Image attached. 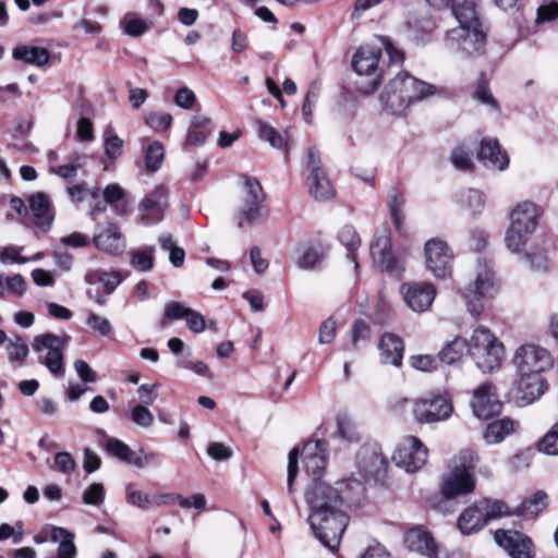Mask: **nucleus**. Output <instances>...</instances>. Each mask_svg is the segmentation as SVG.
<instances>
[{"label":"nucleus","mask_w":558,"mask_h":558,"mask_svg":"<svg viewBox=\"0 0 558 558\" xmlns=\"http://www.w3.org/2000/svg\"><path fill=\"white\" fill-rule=\"evenodd\" d=\"M365 499V487L356 478L338 481L335 485L314 482L305 490L310 508L307 523L322 545L335 551L349 523L348 509L357 508Z\"/></svg>","instance_id":"f257e3e1"},{"label":"nucleus","mask_w":558,"mask_h":558,"mask_svg":"<svg viewBox=\"0 0 558 558\" xmlns=\"http://www.w3.org/2000/svg\"><path fill=\"white\" fill-rule=\"evenodd\" d=\"M300 450L298 448L292 449L288 456V478L287 486L289 494L294 493V480L299 472L298 456ZM301 457L303 468L306 474L312 477L314 482H323L322 475L326 469V444L322 440L306 442L302 450Z\"/></svg>","instance_id":"f03ea898"},{"label":"nucleus","mask_w":558,"mask_h":558,"mask_svg":"<svg viewBox=\"0 0 558 558\" xmlns=\"http://www.w3.org/2000/svg\"><path fill=\"white\" fill-rule=\"evenodd\" d=\"M478 457L472 449H463L456 459L453 469L442 477L440 492L446 499L466 495L474 490L475 478L473 471Z\"/></svg>","instance_id":"7ed1b4c3"},{"label":"nucleus","mask_w":558,"mask_h":558,"mask_svg":"<svg viewBox=\"0 0 558 558\" xmlns=\"http://www.w3.org/2000/svg\"><path fill=\"white\" fill-rule=\"evenodd\" d=\"M468 352L482 372L490 373L501 364L504 345L488 328L478 326L468 340Z\"/></svg>","instance_id":"20e7f679"},{"label":"nucleus","mask_w":558,"mask_h":558,"mask_svg":"<svg viewBox=\"0 0 558 558\" xmlns=\"http://www.w3.org/2000/svg\"><path fill=\"white\" fill-rule=\"evenodd\" d=\"M539 217L538 207L532 202L518 204L510 214V227L506 232L507 247L513 252H520L527 243L530 236L536 230Z\"/></svg>","instance_id":"39448f33"},{"label":"nucleus","mask_w":558,"mask_h":558,"mask_svg":"<svg viewBox=\"0 0 558 558\" xmlns=\"http://www.w3.org/2000/svg\"><path fill=\"white\" fill-rule=\"evenodd\" d=\"M70 342L68 335L57 336L51 332L38 335L33 340V350L40 364L45 365L56 378L65 375L64 351Z\"/></svg>","instance_id":"423d86ee"},{"label":"nucleus","mask_w":558,"mask_h":558,"mask_svg":"<svg viewBox=\"0 0 558 558\" xmlns=\"http://www.w3.org/2000/svg\"><path fill=\"white\" fill-rule=\"evenodd\" d=\"M381 57V49L372 45H365L357 49L353 56L352 66L354 71L362 77L365 76L366 81L356 83L357 89L364 94H372L375 92L381 78V70L379 68V60Z\"/></svg>","instance_id":"0eeeda50"},{"label":"nucleus","mask_w":558,"mask_h":558,"mask_svg":"<svg viewBox=\"0 0 558 558\" xmlns=\"http://www.w3.org/2000/svg\"><path fill=\"white\" fill-rule=\"evenodd\" d=\"M496 292V283L494 272L483 267L477 271L473 282L469 283L462 291V296L465 301L468 312L473 317L482 315L487 307L489 299Z\"/></svg>","instance_id":"6e6552de"},{"label":"nucleus","mask_w":558,"mask_h":558,"mask_svg":"<svg viewBox=\"0 0 558 558\" xmlns=\"http://www.w3.org/2000/svg\"><path fill=\"white\" fill-rule=\"evenodd\" d=\"M446 45L453 52L476 56L484 52L486 35L482 27H454L447 32Z\"/></svg>","instance_id":"1a4fd4ad"},{"label":"nucleus","mask_w":558,"mask_h":558,"mask_svg":"<svg viewBox=\"0 0 558 558\" xmlns=\"http://www.w3.org/2000/svg\"><path fill=\"white\" fill-rule=\"evenodd\" d=\"M513 364L519 375H541L553 366V359L545 348L523 344L515 351Z\"/></svg>","instance_id":"9d476101"},{"label":"nucleus","mask_w":558,"mask_h":558,"mask_svg":"<svg viewBox=\"0 0 558 558\" xmlns=\"http://www.w3.org/2000/svg\"><path fill=\"white\" fill-rule=\"evenodd\" d=\"M428 449L415 436L404 437L397 446L392 460L407 472H415L427 462Z\"/></svg>","instance_id":"9b49d317"},{"label":"nucleus","mask_w":558,"mask_h":558,"mask_svg":"<svg viewBox=\"0 0 558 558\" xmlns=\"http://www.w3.org/2000/svg\"><path fill=\"white\" fill-rule=\"evenodd\" d=\"M424 251L426 268L434 277L445 279L451 275L453 254L445 241L430 239Z\"/></svg>","instance_id":"f8f14e48"},{"label":"nucleus","mask_w":558,"mask_h":558,"mask_svg":"<svg viewBox=\"0 0 558 558\" xmlns=\"http://www.w3.org/2000/svg\"><path fill=\"white\" fill-rule=\"evenodd\" d=\"M371 255L374 264L381 270L393 275H401L404 270L401 262L392 252L391 239L388 229L377 233L371 243Z\"/></svg>","instance_id":"ddd939ff"},{"label":"nucleus","mask_w":558,"mask_h":558,"mask_svg":"<svg viewBox=\"0 0 558 558\" xmlns=\"http://www.w3.org/2000/svg\"><path fill=\"white\" fill-rule=\"evenodd\" d=\"M243 179V201L244 208L240 210L238 226L243 227V222L253 223L260 216V205L265 201L263 187L257 179L242 175Z\"/></svg>","instance_id":"4468645a"},{"label":"nucleus","mask_w":558,"mask_h":558,"mask_svg":"<svg viewBox=\"0 0 558 558\" xmlns=\"http://www.w3.org/2000/svg\"><path fill=\"white\" fill-rule=\"evenodd\" d=\"M453 407L445 396H430L415 402L413 414L420 423H434L450 416Z\"/></svg>","instance_id":"2eb2a0df"},{"label":"nucleus","mask_w":558,"mask_h":558,"mask_svg":"<svg viewBox=\"0 0 558 558\" xmlns=\"http://www.w3.org/2000/svg\"><path fill=\"white\" fill-rule=\"evenodd\" d=\"M405 304L416 313L426 312L436 296V288L428 282H405L400 287Z\"/></svg>","instance_id":"dca6fc26"},{"label":"nucleus","mask_w":558,"mask_h":558,"mask_svg":"<svg viewBox=\"0 0 558 558\" xmlns=\"http://www.w3.org/2000/svg\"><path fill=\"white\" fill-rule=\"evenodd\" d=\"M409 72L401 71L396 74L386 85L380 101L384 108L392 113L400 114L405 111V86L408 85Z\"/></svg>","instance_id":"f3484780"},{"label":"nucleus","mask_w":558,"mask_h":558,"mask_svg":"<svg viewBox=\"0 0 558 558\" xmlns=\"http://www.w3.org/2000/svg\"><path fill=\"white\" fill-rule=\"evenodd\" d=\"M404 544L408 549L427 558H449L447 553L439 548L430 532L423 526L410 529L405 533Z\"/></svg>","instance_id":"a211bd4d"},{"label":"nucleus","mask_w":558,"mask_h":558,"mask_svg":"<svg viewBox=\"0 0 558 558\" xmlns=\"http://www.w3.org/2000/svg\"><path fill=\"white\" fill-rule=\"evenodd\" d=\"M494 537L496 543L505 548L512 558L533 557V543L527 536L519 532L497 530Z\"/></svg>","instance_id":"6ab92c4d"},{"label":"nucleus","mask_w":558,"mask_h":558,"mask_svg":"<svg viewBox=\"0 0 558 558\" xmlns=\"http://www.w3.org/2000/svg\"><path fill=\"white\" fill-rule=\"evenodd\" d=\"M471 405L473 413L478 418H488L498 414L501 410V403L497 399L495 387L489 383L483 384L474 391Z\"/></svg>","instance_id":"aec40b11"},{"label":"nucleus","mask_w":558,"mask_h":558,"mask_svg":"<svg viewBox=\"0 0 558 558\" xmlns=\"http://www.w3.org/2000/svg\"><path fill=\"white\" fill-rule=\"evenodd\" d=\"M517 383L515 398L517 402L524 407L533 403L541 398L547 389L545 379L537 374L519 375Z\"/></svg>","instance_id":"412c9836"},{"label":"nucleus","mask_w":558,"mask_h":558,"mask_svg":"<svg viewBox=\"0 0 558 558\" xmlns=\"http://www.w3.org/2000/svg\"><path fill=\"white\" fill-rule=\"evenodd\" d=\"M167 207L168 191L165 186H157L140 203V209L147 213L142 219L147 225L159 222Z\"/></svg>","instance_id":"4be33fe9"},{"label":"nucleus","mask_w":558,"mask_h":558,"mask_svg":"<svg viewBox=\"0 0 558 558\" xmlns=\"http://www.w3.org/2000/svg\"><path fill=\"white\" fill-rule=\"evenodd\" d=\"M356 463L364 477H374L383 472L387 462L376 446H363L356 454Z\"/></svg>","instance_id":"5701e85b"},{"label":"nucleus","mask_w":558,"mask_h":558,"mask_svg":"<svg viewBox=\"0 0 558 558\" xmlns=\"http://www.w3.org/2000/svg\"><path fill=\"white\" fill-rule=\"evenodd\" d=\"M93 242L97 248L110 255H118L125 248V241L120 228L114 223H109L101 231L95 233Z\"/></svg>","instance_id":"b1692460"},{"label":"nucleus","mask_w":558,"mask_h":558,"mask_svg":"<svg viewBox=\"0 0 558 558\" xmlns=\"http://www.w3.org/2000/svg\"><path fill=\"white\" fill-rule=\"evenodd\" d=\"M380 362L399 367L402 364L404 343L402 339L395 333H384L378 343Z\"/></svg>","instance_id":"393cba45"},{"label":"nucleus","mask_w":558,"mask_h":558,"mask_svg":"<svg viewBox=\"0 0 558 558\" xmlns=\"http://www.w3.org/2000/svg\"><path fill=\"white\" fill-rule=\"evenodd\" d=\"M29 208L32 210L35 225L43 231H48L54 219V214L48 195L44 192L33 194L29 197Z\"/></svg>","instance_id":"a878e982"},{"label":"nucleus","mask_w":558,"mask_h":558,"mask_svg":"<svg viewBox=\"0 0 558 558\" xmlns=\"http://www.w3.org/2000/svg\"><path fill=\"white\" fill-rule=\"evenodd\" d=\"M477 158L486 166L504 170L509 165V158L502 153L496 140H483Z\"/></svg>","instance_id":"bb28decb"},{"label":"nucleus","mask_w":558,"mask_h":558,"mask_svg":"<svg viewBox=\"0 0 558 558\" xmlns=\"http://www.w3.org/2000/svg\"><path fill=\"white\" fill-rule=\"evenodd\" d=\"M12 58L25 64L43 66L49 62L50 52L43 47L31 46L26 44L17 45L12 50Z\"/></svg>","instance_id":"cd10ccee"},{"label":"nucleus","mask_w":558,"mask_h":558,"mask_svg":"<svg viewBox=\"0 0 558 558\" xmlns=\"http://www.w3.org/2000/svg\"><path fill=\"white\" fill-rule=\"evenodd\" d=\"M453 16L458 22V27H482L476 5L472 0H462L451 7Z\"/></svg>","instance_id":"c85d7f7f"},{"label":"nucleus","mask_w":558,"mask_h":558,"mask_svg":"<svg viewBox=\"0 0 558 558\" xmlns=\"http://www.w3.org/2000/svg\"><path fill=\"white\" fill-rule=\"evenodd\" d=\"M486 525L478 501L466 508L458 519V527L464 535L473 534Z\"/></svg>","instance_id":"c756f323"},{"label":"nucleus","mask_w":558,"mask_h":558,"mask_svg":"<svg viewBox=\"0 0 558 558\" xmlns=\"http://www.w3.org/2000/svg\"><path fill=\"white\" fill-rule=\"evenodd\" d=\"M405 87V110L411 105L421 101L426 97L433 96L437 93L436 86L417 80L411 74H409L408 85Z\"/></svg>","instance_id":"7c9ffc66"},{"label":"nucleus","mask_w":558,"mask_h":558,"mask_svg":"<svg viewBox=\"0 0 558 558\" xmlns=\"http://www.w3.org/2000/svg\"><path fill=\"white\" fill-rule=\"evenodd\" d=\"M517 425L518 423L509 417L495 420L487 425L484 439L489 445L499 444L514 433Z\"/></svg>","instance_id":"2f4dec72"},{"label":"nucleus","mask_w":558,"mask_h":558,"mask_svg":"<svg viewBox=\"0 0 558 558\" xmlns=\"http://www.w3.org/2000/svg\"><path fill=\"white\" fill-rule=\"evenodd\" d=\"M325 256L320 245H303L298 248L295 265L302 270H314Z\"/></svg>","instance_id":"473e14b6"},{"label":"nucleus","mask_w":558,"mask_h":558,"mask_svg":"<svg viewBox=\"0 0 558 558\" xmlns=\"http://www.w3.org/2000/svg\"><path fill=\"white\" fill-rule=\"evenodd\" d=\"M210 133L211 120L207 117L196 116L189 128L186 144L193 146L203 145Z\"/></svg>","instance_id":"72a5a7b5"},{"label":"nucleus","mask_w":558,"mask_h":558,"mask_svg":"<svg viewBox=\"0 0 558 558\" xmlns=\"http://www.w3.org/2000/svg\"><path fill=\"white\" fill-rule=\"evenodd\" d=\"M74 535L64 527L53 526L50 533V539L59 542L57 558H74L76 547L73 542Z\"/></svg>","instance_id":"f704fd0d"},{"label":"nucleus","mask_w":558,"mask_h":558,"mask_svg":"<svg viewBox=\"0 0 558 558\" xmlns=\"http://www.w3.org/2000/svg\"><path fill=\"white\" fill-rule=\"evenodd\" d=\"M340 243L347 247V258L353 263L354 270L359 269L356 251L361 246V238L352 226H344L338 234Z\"/></svg>","instance_id":"c9c22d12"},{"label":"nucleus","mask_w":558,"mask_h":558,"mask_svg":"<svg viewBox=\"0 0 558 558\" xmlns=\"http://www.w3.org/2000/svg\"><path fill=\"white\" fill-rule=\"evenodd\" d=\"M256 129L260 140L266 141L271 147L282 149L288 144V132H278L274 126L263 120L256 121Z\"/></svg>","instance_id":"e433bc0d"},{"label":"nucleus","mask_w":558,"mask_h":558,"mask_svg":"<svg viewBox=\"0 0 558 558\" xmlns=\"http://www.w3.org/2000/svg\"><path fill=\"white\" fill-rule=\"evenodd\" d=\"M546 499L547 495L544 492H537L531 498L522 501L513 511V514L524 519H532L546 507Z\"/></svg>","instance_id":"4c0bfd02"},{"label":"nucleus","mask_w":558,"mask_h":558,"mask_svg":"<svg viewBox=\"0 0 558 558\" xmlns=\"http://www.w3.org/2000/svg\"><path fill=\"white\" fill-rule=\"evenodd\" d=\"M404 205V197L401 193H399L397 190H392L388 197V207L390 211V217L393 223L395 229L398 233L401 235L405 234V228L403 225V214H402V207Z\"/></svg>","instance_id":"58836bf2"},{"label":"nucleus","mask_w":558,"mask_h":558,"mask_svg":"<svg viewBox=\"0 0 558 558\" xmlns=\"http://www.w3.org/2000/svg\"><path fill=\"white\" fill-rule=\"evenodd\" d=\"M311 194L318 201H327L333 196V189L324 171L311 172Z\"/></svg>","instance_id":"ea45409f"},{"label":"nucleus","mask_w":558,"mask_h":558,"mask_svg":"<svg viewBox=\"0 0 558 558\" xmlns=\"http://www.w3.org/2000/svg\"><path fill=\"white\" fill-rule=\"evenodd\" d=\"M465 349H468V340L457 337L452 341L446 343L439 352L438 359L445 364L452 365L461 360Z\"/></svg>","instance_id":"a19ab883"},{"label":"nucleus","mask_w":558,"mask_h":558,"mask_svg":"<svg viewBox=\"0 0 558 558\" xmlns=\"http://www.w3.org/2000/svg\"><path fill=\"white\" fill-rule=\"evenodd\" d=\"M478 505L485 517L486 524L489 521L500 519L502 517L512 515L509 507L501 500L484 498L478 501Z\"/></svg>","instance_id":"79ce46f5"},{"label":"nucleus","mask_w":558,"mask_h":558,"mask_svg":"<svg viewBox=\"0 0 558 558\" xmlns=\"http://www.w3.org/2000/svg\"><path fill=\"white\" fill-rule=\"evenodd\" d=\"M151 25L153 22H148L133 12L126 13L121 21V26L123 27L124 33L131 37L142 36L150 28Z\"/></svg>","instance_id":"37998d69"},{"label":"nucleus","mask_w":558,"mask_h":558,"mask_svg":"<svg viewBox=\"0 0 558 558\" xmlns=\"http://www.w3.org/2000/svg\"><path fill=\"white\" fill-rule=\"evenodd\" d=\"M158 242L162 250L169 251V260L173 267H181L185 259V252L182 247L175 244L173 236L170 233L161 234Z\"/></svg>","instance_id":"c03bdc74"},{"label":"nucleus","mask_w":558,"mask_h":558,"mask_svg":"<svg viewBox=\"0 0 558 558\" xmlns=\"http://www.w3.org/2000/svg\"><path fill=\"white\" fill-rule=\"evenodd\" d=\"M458 203L473 215L480 213L485 204L482 192L473 189L462 190L458 195Z\"/></svg>","instance_id":"a18cd8bd"},{"label":"nucleus","mask_w":558,"mask_h":558,"mask_svg":"<svg viewBox=\"0 0 558 558\" xmlns=\"http://www.w3.org/2000/svg\"><path fill=\"white\" fill-rule=\"evenodd\" d=\"M7 353L9 361L12 363H19L20 365L26 360L29 349L27 343L20 336H14L8 339Z\"/></svg>","instance_id":"49530a36"},{"label":"nucleus","mask_w":558,"mask_h":558,"mask_svg":"<svg viewBox=\"0 0 558 558\" xmlns=\"http://www.w3.org/2000/svg\"><path fill=\"white\" fill-rule=\"evenodd\" d=\"M165 148L163 145L154 141L150 143L145 150V165L148 171H157L163 161Z\"/></svg>","instance_id":"de8ad7c7"},{"label":"nucleus","mask_w":558,"mask_h":558,"mask_svg":"<svg viewBox=\"0 0 558 558\" xmlns=\"http://www.w3.org/2000/svg\"><path fill=\"white\" fill-rule=\"evenodd\" d=\"M155 247L147 246L143 251L131 252V265L140 271H148L154 267Z\"/></svg>","instance_id":"09e8293b"},{"label":"nucleus","mask_w":558,"mask_h":558,"mask_svg":"<svg viewBox=\"0 0 558 558\" xmlns=\"http://www.w3.org/2000/svg\"><path fill=\"white\" fill-rule=\"evenodd\" d=\"M338 434L349 441L359 438L357 428L351 416L347 413H339L337 416Z\"/></svg>","instance_id":"8fccbe9b"},{"label":"nucleus","mask_w":558,"mask_h":558,"mask_svg":"<svg viewBox=\"0 0 558 558\" xmlns=\"http://www.w3.org/2000/svg\"><path fill=\"white\" fill-rule=\"evenodd\" d=\"M538 450L548 456H558V423L538 441Z\"/></svg>","instance_id":"3c124183"},{"label":"nucleus","mask_w":558,"mask_h":558,"mask_svg":"<svg viewBox=\"0 0 558 558\" xmlns=\"http://www.w3.org/2000/svg\"><path fill=\"white\" fill-rule=\"evenodd\" d=\"M145 123L156 132H162L170 128L172 117L167 112L153 111L145 116Z\"/></svg>","instance_id":"603ef678"},{"label":"nucleus","mask_w":558,"mask_h":558,"mask_svg":"<svg viewBox=\"0 0 558 558\" xmlns=\"http://www.w3.org/2000/svg\"><path fill=\"white\" fill-rule=\"evenodd\" d=\"M107 452L119 460L126 462L131 459L132 449L117 438H109L105 446Z\"/></svg>","instance_id":"864d4df0"},{"label":"nucleus","mask_w":558,"mask_h":558,"mask_svg":"<svg viewBox=\"0 0 558 558\" xmlns=\"http://www.w3.org/2000/svg\"><path fill=\"white\" fill-rule=\"evenodd\" d=\"M86 324L94 332L102 337L108 336L112 331L109 319L96 313H89L87 315Z\"/></svg>","instance_id":"5fc2aeb1"},{"label":"nucleus","mask_w":558,"mask_h":558,"mask_svg":"<svg viewBox=\"0 0 558 558\" xmlns=\"http://www.w3.org/2000/svg\"><path fill=\"white\" fill-rule=\"evenodd\" d=\"M51 468L64 475H71L76 468V462L71 453L61 451L54 456L53 465H51Z\"/></svg>","instance_id":"6e6d98bb"},{"label":"nucleus","mask_w":558,"mask_h":558,"mask_svg":"<svg viewBox=\"0 0 558 558\" xmlns=\"http://www.w3.org/2000/svg\"><path fill=\"white\" fill-rule=\"evenodd\" d=\"M319 94V85L314 82L310 85L308 90L306 93L303 107H302V114L304 117V120L307 123L312 122V114L315 108L316 100L318 98Z\"/></svg>","instance_id":"4d7b16f0"},{"label":"nucleus","mask_w":558,"mask_h":558,"mask_svg":"<svg viewBox=\"0 0 558 558\" xmlns=\"http://www.w3.org/2000/svg\"><path fill=\"white\" fill-rule=\"evenodd\" d=\"M23 247L8 245L0 252V263L3 265L25 264L29 262L28 257L21 255Z\"/></svg>","instance_id":"13d9d810"},{"label":"nucleus","mask_w":558,"mask_h":558,"mask_svg":"<svg viewBox=\"0 0 558 558\" xmlns=\"http://www.w3.org/2000/svg\"><path fill=\"white\" fill-rule=\"evenodd\" d=\"M83 501L86 505L100 506L105 500V487L100 483H93L83 492Z\"/></svg>","instance_id":"bf43d9fd"},{"label":"nucleus","mask_w":558,"mask_h":558,"mask_svg":"<svg viewBox=\"0 0 558 558\" xmlns=\"http://www.w3.org/2000/svg\"><path fill=\"white\" fill-rule=\"evenodd\" d=\"M131 420L136 425L148 428L154 423V415L144 404H136L131 410Z\"/></svg>","instance_id":"052dcab7"},{"label":"nucleus","mask_w":558,"mask_h":558,"mask_svg":"<svg viewBox=\"0 0 558 558\" xmlns=\"http://www.w3.org/2000/svg\"><path fill=\"white\" fill-rule=\"evenodd\" d=\"M410 365L422 372H432L437 368L438 360L429 354L412 355Z\"/></svg>","instance_id":"680f3d73"},{"label":"nucleus","mask_w":558,"mask_h":558,"mask_svg":"<svg viewBox=\"0 0 558 558\" xmlns=\"http://www.w3.org/2000/svg\"><path fill=\"white\" fill-rule=\"evenodd\" d=\"M474 97L482 104L488 106L494 110H498V102L490 93L487 83L484 80H481L477 84V87L474 92Z\"/></svg>","instance_id":"e2e57ef3"},{"label":"nucleus","mask_w":558,"mask_h":558,"mask_svg":"<svg viewBox=\"0 0 558 558\" xmlns=\"http://www.w3.org/2000/svg\"><path fill=\"white\" fill-rule=\"evenodd\" d=\"M7 292L15 295L23 296L27 290V284L22 275L15 274L5 278Z\"/></svg>","instance_id":"0e129e2a"},{"label":"nucleus","mask_w":558,"mask_h":558,"mask_svg":"<svg viewBox=\"0 0 558 558\" xmlns=\"http://www.w3.org/2000/svg\"><path fill=\"white\" fill-rule=\"evenodd\" d=\"M191 311L190 307H186L183 303L171 301L165 305V314L166 318L170 320L185 319Z\"/></svg>","instance_id":"69168bd1"},{"label":"nucleus","mask_w":558,"mask_h":558,"mask_svg":"<svg viewBox=\"0 0 558 558\" xmlns=\"http://www.w3.org/2000/svg\"><path fill=\"white\" fill-rule=\"evenodd\" d=\"M371 335L369 326L366 322L359 319L354 323L352 327V345L357 349L360 341L368 340Z\"/></svg>","instance_id":"338daca9"},{"label":"nucleus","mask_w":558,"mask_h":558,"mask_svg":"<svg viewBox=\"0 0 558 558\" xmlns=\"http://www.w3.org/2000/svg\"><path fill=\"white\" fill-rule=\"evenodd\" d=\"M174 499L179 506L184 509L195 508L203 510L206 507V498L203 494H194L192 497H183L182 495H175Z\"/></svg>","instance_id":"774afa93"}]
</instances>
